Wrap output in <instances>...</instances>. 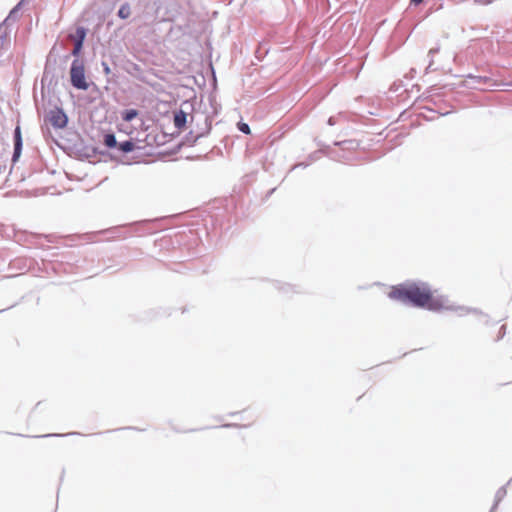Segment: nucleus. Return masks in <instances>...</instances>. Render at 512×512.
<instances>
[{"instance_id": "nucleus-2", "label": "nucleus", "mask_w": 512, "mask_h": 512, "mask_svg": "<svg viewBox=\"0 0 512 512\" xmlns=\"http://www.w3.org/2000/svg\"><path fill=\"white\" fill-rule=\"evenodd\" d=\"M70 78L72 85L81 90H87L89 85L85 77V68L81 61L74 60L70 69Z\"/></svg>"}, {"instance_id": "nucleus-4", "label": "nucleus", "mask_w": 512, "mask_h": 512, "mask_svg": "<svg viewBox=\"0 0 512 512\" xmlns=\"http://www.w3.org/2000/svg\"><path fill=\"white\" fill-rule=\"evenodd\" d=\"M14 154H13V160L16 161L18 157L20 156L21 150H22V136H21V129L20 126H17L14 131Z\"/></svg>"}, {"instance_id": "nucleus-8", "label": "nucleus", "mask_w": 512, "mask_h": 512, "mask_svg": "<svg viewBox=\"0 0 512 512\" xmlns=\"http://www.w3.org/2000/svg\"><path fill=\"white\" fill-rule=\"evenodd\" d=\"M104 144L108 148L116 147L117 146V141H116V138H115L114 134H106L104 136Z\"/></svg>"}, {"instance_id": "nucleus-10", "label": "nucleus", "mask_w": 512, "mask_h": 512, "mask_svg": "<svg viewBox=\"0 0 512 512\" xmlns=\"http://www.w3.org/2000/svg\"><path fill=\"white\" fill-rule=\"evenodd\" d=\"M118 16L122 19H126L130 16V7L128 4H124L120 7Z\"/></svg>"}, {"instance_id": "nucleus-6", "label": "nucleus", "mask_w": 512, "mask_h": 512, "mask_svg": "<svg viewBox=\"0 0 512 512\" xmlns=\"http://www.w3.org/2000/svg\"><path fill=\"white\" fill-rule=\"evenodd\" d=\"M118 148L124 153L132 152L135 149V143L130 140L124 141L118 145Z\"/></svg>"}, {"instance_id": "nucleus-7", "label": "nucleus", "mask_w": 512, "mask_h": 512, "mask_svg": "<svg viewBox=\"0 0 512 512\" xmlns=\"http://www.w3.org/2000/svg\"><path fill=\"white\" fill-rule=\"evenodd\" d=\"M137 116H138V111L135 110V109H130V110L124 111V113L122 115V118H123L124 121L130 122L134 118H136Z\"/></svg>"}, {"instance_id": "nucleus-3", "label": "nucleus", "mask_w": 512, "mask_h": 512, "mask_svg": "<svg viewBox=\"0 0 512 512\" xmlns=\"http://www.w3.org/2000/svg\"><path fill=\"white\" fill-rule=\"evenodd\" d=\"M46 119L56 129L64 128L68 122L67 115L60 108L50 110Z\"/></svg>"}, {"instance_id": "nucleus-13", "label": "nucleus", "mask_w": 512, "mask_h": 512, "mask_svg": "<svg viewBox=\"0 0 512 512\" xmlns=\"http://www.w3.org/2000/svg\"><path fill=\"white\" fill-rule=\"evenodd\" d=\"M411 2L415 5H418L423 2V0H411Z\"/></svg>"}, {"instance_id": "nucleus-9", "label": "nucleus", "mask_w": 512, "mask_h": 512, "mask_svg": "<svg viewBox=\"0 0 512 512\" xmlns=\"http://www.w3.org/2000/svg\"><path fill=\"white\" fill-rule=\"evenodd\" d=\"M72 39H74L75 41L77 40H81V41H84L85 37H86V30L85 28L83 27H78L76 29V32H75V35H71L70 36Z\"/></svg>"}, {"instance_id": "nucleus-12", "label": "nucleus", "mask_w": 512, "mask_h": 512, "mask_svg": "<svg viewBox=\"0 0 512 512\" xmlns=\"http://www.w3.org/2000/svg\"><path fill=\"white\" fill-rule=\"evenodd\" d=\"M238 128L241 132L245 133V134H250V127L248 124L246 123H239L238 124Z\"/></svg>"}, {"instance_id": "nucleus-5", "label": "nucleus", "mask_w": 512, "mask_h": 512, "mask_svg": "<svg viewBox=\"0 0 512 512\" xmlns=\"http://www.w3.org/2000/svg\"><path fill=\"white\" fill-rule=\"evenodd\" d=\"M187 115L183 111H179L174 115V125L178 129H183L186 125Z\"/></svg>"}, {"instance_id": "nucleus-11", "label": "nucleus", "mask_w": 512, "mask_h": 512, "mask_svg": "<svg viewBox=\"0 0 512 512\" xmlns=\"http://www.w3.org/2000/svg\"><path fill=\"white\" fill-rule=\"evenodd\" d=\"M83 42L84 41H81V40L75 41L74 49L72 51L73 55L77 56L80 53L82 46H83Z\"/></svg>"}, {"instance_id": "nucleus-1", "label": "nucleus", "mask_w": 512, "mask_h": 512, "mask_svg": "<svg viewBox=\"0 0 512 512\" xmlns=\"http://www.w3.org/2000/svg\"><path fill=\"white\" fill-rule=\"evenodd\" d=\"M388 295L393 300L410 302L414 306L432 311H439L446 305L445 298L436 294L425 283H405L393 286Z\"/></svg>"}]
</instances>
